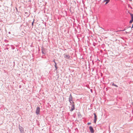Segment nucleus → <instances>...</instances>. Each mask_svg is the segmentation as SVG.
Returning a JSON list of instances; mask_svg holds the SVG:
<instances>
[{
	"label": "nucleus",
	"mask_w": 133,
	"mask_h": 133,
	"mask_svg": "<svg viewBox=\"0 0 133 133\" xmlns=\"http://www.w3.org/2000/svg\"><path fill=\"white\" fill-rule=\"evenodd\" d=\"M40 108L39 107H38L37 108L36 110V113L37 114H39V112H40Z\"/></svg>",
	"instance_id": "nucleus-1"
},
{
	"label": "nucleus",
	"mask_w": 133,
	"mask_h": 133,
	"mask_svg": "<svg viewBox=\"0 0 133 133\" xmlns=\"http://www.w3.org/2000/svg\"><path fill=\"white\" fill-rule=\"evenodd\" d=\"M64 57L66 59H69L70 58V56L68 55L64 54Z\"/></svg>",
	"instance_id": "nucleus-2"
},
{
	"label": "nucleus",
	"mask_w": 133,
	"mask_h": 133,
	"mask_svg": "<svg viewBox=\"0 0 133 133\" xmlns=\"http://www.w3.org/2000/svg\"><path fill=\"white\" fill-rule=\"evenodd\" d=\"M94 123H96V122L97 119V116L95 113H94Z\"/></svg>",
	"instance_id": "nucleus-3"
},
{
	"label": "nucleus",
	"mask_w": 133,
	"mask_h": 133,
	"mask_svg": "<svg viewBox=\"0 0 133 133\" xmlns=\"http://www.w3.org/2000/svg\"><path fill=\"white\" fill-rule=\"evenodd\" d=\"M72 98L71 94H70L69 98V101L70 103H71V101H72Z\"/></svg>",
	"instance_id": "nucleus-4"
},
{
	"label": "nucleus",
	"mask_w": 133,
	"mask_h": 133,
	"mask_svg": "<svg viewBox=\"0 0 133 133\" xmlns=\"http://www.w3.org/2000/svg\"><path fill=\"white\" fill-rule=\"evenodd\" d=\"M75 109V105L74 104H72V107L71 109L70 110V111H73Z\"/></svg>",
	"instance_id": "nucleus-5"
},
{
	"label": "nucleus",
	"mask_w": 133,
	"mask_h": 133,
	"mask_svg": "<svg viewBox=\"0 0 133 133\" xmlns=\"http://www.w3.org/2000/svg\"><path fill=\"white\" fill-rule=\"evenodd\" d=\"M89 129L91 133H92L94 132V130L92 127L91 126H90L89 127Z\"/></svg>",
	"instance_id": "nucleus-6"
},
{
	"label": "nucleus",
	"mask_w": 133,
	"mask_h": 133,
	"mask_svg": "<svg viewBox=\"0 0 133 133\" xmlns=\"http://www.w3.org/2000/svg\"><path fill=\"white\" fill-rule=\"evenodd\" d=\"M19 128L21 133L22 132H24L23 129L21 127H19Z\"/></svg>",
	"instance_id": "nucleus-7"
},
{
	"label": "nucleus",
	"mask_w": 133,
	"mask_h": 133,
	"mask_svg": "<svg viewBox=\"0 0 133 133\" xmlns=\"http://www.w3.org/2000/svg\"><path fill=\"white\" fill-rule=\"evenodd\" d=\"M131 15V20L130 21V23H131L133 21V15Z\"/></svg>",
	"instance_id": "nucleus-8"
},
{
	"label": "nucleus",
	"mask_w": 133,
	"mask_h": 133,
	"mask_svg": "<svg viewBox=\"0 0 133 133\" xmlns=\"http://www.w3.org/2000/svg\"><path fill=\"white\" fill-rule=\"evenodd\" d=\"M110 0H104V2H106L105 4H107L109 1Z\"/></svg>",
	"instance_id": "nucleus-9"
},
{
	"label": "nucleus",
	"mask_w": 133,
	"mask_h": 133,
	"mask_svg": "<svg viewBox=\"0 0 133 133\" xmlns=\"http://www.w3.org/2000/svg\"><path fill=\"white\" fill-rule=\"evenodd\" d=\"M112 85H113V86H114L115 87H118V86L115 84H114V83H113L112 84Z\"/></svg>",
	"instance_id": "nucleus-10"
},
{
	"label": "nucleus",
	"mask_w": 133,
	"mask_h": 133,
	"mask_svg": "<svg viewBox=\"0 0 133 133\" xmlns=\"http://www.w3.org/2000/svg\"><path fill=\"white\" fill-rule=\"evenodd\" d=\"M55 68H56V70L57 69V66H56V65H55Z\"/></svg>",
	"instance_id": "nucleus-11"
},
{
	"label": "nucleus",
	"mask_w": 133,
	"mask_h": 133,
	"mask_svg": "<svg viewBox=\"0 0 133 133\" xmlns=\"http://www.w3.org/2000/svg\"><path fill=\"white\" fill-rule=\"evenodd\" d=\"M70 103L72 104H74V102L72 101H71V103Z\"/></svg>",
	"instance_id": "nucleus-12"
},
{
	"label": "nucleus",
	"mask_w": 133,
	"mask_h": 133,
	"mask_svg": "<svg viewBox=\"0 0 133 133\" xmlns=\"http://www.w3.org/2000/svg\"><path fill=\"white\" fill-rule=\"evenodd\" d=\"M90 124H91V123H88V125H89Z\"/></svg>",
	"instance_id": "nucleus-13"
},
{
	"label": "nucleus",
	"mask_w": 133,
	"mask_h": 133,
	"mask_svg": "<svg viewBox=\"0 0 133 133\" xmlns=\"http://www.w3.org/2000/svg\"><path fill=\"white\" fill-rule=\"evenodd\" d=\"M33 24H34V22H33L32 23V25H33Z\"/></svg>",
	"instance_id": "nucleus-14"
},
{
	"label": "nucleus",
	"mask_w": 133,
	"mask_h": 133,
	"mask_svg": "<svg viewBox=\"0 0 133 133\" xmlns=\"http://www.w3.org/2000/svg\"><path fill=\"white\" fill-rule=\"evenodd\" d=\"M53 62H54V63H55V61L54 60Z\"/></svg>",
	"instance_id": "nucleus-15"
},
{
	"label": "nucleus",
	"mask_w": 133,
	"mask_h": 133,
	"mask_svg": "<svg viewBox=\"0 0 133 133\" xmlns=\"http://www.w3.org/2000/svg\"><path fill=\"white\" fill-rule=\"evenodd\" d=\"M133 27V25H132V27H131V28H132Z\"/></svg>",
	"instance_id": "nucleus-16"
},
{
	"label": "nucleus",
	"mask_w": 133,
	"mask_h": 133,
	"mask_svg": "<svg viewBox=\"0 0 133 133\" xmlns=\"http://www.w3.org/2000/svg\"><path fill=\"white\" fill-rule=\"evenodd\" d=\"M55 65H56V63L55 62Z\"/></svg>",
	"instance_id": "nucleus-17"
},
{
	"label": "nucleus",
	"mask_w": 133,
	"mask_h": 133,
	"mask_svg": "<svg viewBox=\"0 0 133 133\" xmlns=\"http://www.w3.org/2000/svg\"><path fill=\"white\" fill-rule=\"evenodd\" d=\"M21 133H24V132H21Z\"/></svg>",
	"instance_id": "nucleus-18"
}]
</instances>
